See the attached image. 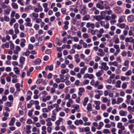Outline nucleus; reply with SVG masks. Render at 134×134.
Here are the masks:
<instances>
[{
	"mask_svg": "<svg viewBox=\"0 0 134 134\" xmlns=\"http://www.w3.org/2000/svg\"><path fill=\"white\" fill-rule=\"evenodd\" d=\"M42 117H43L44 119L47 118V114L45 113H43L42 115H40L39 116V118L40 119H42Z\"/></svg>",
	"mask_w": 134,
	"mask_h": 134,
	"instance_id": "obj_35",
	"label": "nucleus"
},
{
	"mask_svg": "<svg viewBox=\"0 0 134 134\" xmlns=\"http://www.w3.org/2000/svg\"><path fill=\"white\" fill-rule=\"evenodd\" d=\"M104 36L102 37L100 39V41L104 43L107 41L106 38L110 39L111 37L108 34H105L103 35Z\"/></svg>",
	"mask_w": 134,
	"mask_h": 134,
	"instance_id": "obj_4",
	"label": "nucleus"
},
{
	"mask_svg": "<svg viewBox=\"0 0 134 134\" xmlns=\"http://www.w3.org/2000/svg\"><path fill=\"white\" fill-rule=\"evenodd\" d=\"M125 18V15H121L120 16L118 20V22L120 23L124 22V21Z\"/></svg>",
	"mask_w": 134,
	"mask_h": 134,
	"instance_id": "obj_17",
	"label": "nucleus"
},
{
	"mask_svg": "<svg viewBox=\"0 0 134 134\" xmlns=\"http://www.w3.org/2000/svg\"><path fill=\"white\" fill-rule=\"evenodd\" d=\"M96 6L97 7L101 10L103 9L104 8V7L103 5L99 3H97Z\"/></svg>",
	"mask_w": 134,
	"mask_h": 134,
	"instance_id": "obj_32",
	"label": "nucleus"
},
{
	"mask_svg": "<svg viewBox=\"0 0 134 134\" xmlns=\"http://www.w3.org/2000/svg\"><path fill=\"white\" fill-rule=\"evenodd\" d=\"M127 20L130 22L133 21L134 20V16L132 15H129L128 17Z\"/></svg>",
	"mask_w": 134,
	"mask_h": 134,
	"instance_id": "obj_26",
	"label": "nucleus"
},
{
	"mask_svg": "<svg viewBox=\"0 0 134 134\" xmlns=\"http://www.w3.org/2000/svg\"><path fill=\"white\" fill-rule=\"evenodd\" d=\"M55 82L57 83H59L61 82H64V80H61L59 78H57L55 79Z\"/></svg>",
	"mask_w": 134,
	"mask_h": 134,
	"instance_id": "obj_60",
	"label": "nucleus"
},
{
	"mask_svg": "<svg viewBox=\"0 0 134 134\" xmlns=\"http://www.w3.org/2000/svg\"><path fill=\"white\" fill-rule=\"evenodd\" d=\"M54 106L55 107H56V109L55 110V111L56 110L57 112H58L60 110L61 108L59 107V105L57 104H54Z\"/></svg>",
	"mask_w": 134,
	"mask_h": 134,
	"instance_id": "obj_46",
	"label": "nucleus"
},
{
	"mask_svg": "<svg viewBox=\"0 0 134 134\" xmlns=\"http://www.w3.org/2000/svg\"><path fill=\"white\" fill-rule=\"evenodd\" d=\"M21 42L20 43V46L22 47H24L25 46V43L26 42V40L24 39H21Z\"/></svg>",
	"mask_w": 134,
	"mask_h": 134,
	"instance_id": "obj_28",
	"label": "nucleus"
},
{
	"mask_svg": "<svg viewBox=\"0 0 134 134\" xmlns=\"http://www.w3.org/2000/svg\"><path fill=\"white\" fill-rule=\"evenodd\" d=\"M78 95L80 96H81L82 93L85 92V89L83 87H81L79 88Z\"/></svg>",
	"mask_w": 134,
	"mask_h": 134,
	"instance_id": "obj_21",
	"label": "nucleus"
},
{
	"mask_svg": "<svg viewBox=\"0 0 134 134\" xmlns=\"http://www.w3.org/2000/svg\"><path fill=\"white\" fill-rule=\"evenodd\" d=\"M132 74V72L131 70H130L128 71L127 72H126L125 74V75L126 76H130Z\"/></svg>",
	"mask_w": 134,
	"mask_h": 134,
	"instance_id": "obj_51",
	"label": "nucleus"
},
{
	"mask_svg": "<svg viewBox=\"0 0 134 134\" xmlns=\"http://www.w3.org/2000/svg\"><path fill=\"white\" fill-rule=\"evenodd\" d=\"M26 23H25V25L26 26L31 27L32 26V24L31 23V20L29 18H27L25 20Z\"/></svg>",
	"mask_w": 134,
	"mask_h": 134,
	"instance_id": "obj_3",
	"label": "nucleus"
},
{
	"mask_svg": "<svg viewBox=\"0 0 134 134\" xmlns=\"http://www.w3.org/2000/svg\"><path fill=\"white\" fill-rule=\"evenodd\" d=\"M117 127L118 128L122 129V130H125V127L122 124L121 122H119L118 123Z\"/></svg>",
	"mask_w": 134,
	"mask_h": 134,
	"instance_id": "obj_14",
	"label": "nucleus"
},
{
	"mask_svg": "<svg viewBox=\"0 0 134 134\" xmlns=\"http://www.w3.org/2000/svg\"><path fill=\"white\" fill-rule=\"evenodd\" d=\"M87 69V67L86 66H84L83 68L80 70V73L83 74L85 72V71Z\"/></svg>",
	"mask_w": 134,
	"mask_h": 134,
	"instance_id": "obj_33",
	"label": "nucleus"
},
{
	"mask_svg": "<svg viewBox=\"0 0 134 134\" xmlns=\"http://www.w3.org/2000/svg\"><path fill=\"white\" fill-rule=\"evenodd\" d=\"M121 30L119 29H117L115 31L116 34H120L121 33Z\"/></svg>",
	"mask_w": 134,
	"mask_h": 134,
	"instance_id": "obj_62",
	"label": "nucleus"
},
{
	"mask_svg": "<svg viewBox=\"0 0 134 134\" xmlns=\"http://www.w3.org/2000/svg\"><path fill=\"white\" fill-rule=\"evenodd\" d=\"M41 62V60L40 59H38L34 61V63L36 64H40Z\"/></svg>",
	"mask_w": 134,
	"mask_h": 134,
	"instance_id": "obj_56",
	"label": "nucleus"
},
{
	"mask_svg": "<svg viewBox=\"0 0 134 134\" xmlns=\"http://www.w3.org/2000/svg\"><path fill=\"white\" fill-rule=\"evenodd\" d=\"M91 11L94 12V13L96 15L98 14L99 12V10H97L95 7H93L90 10Z\"/></svg>",
	"mask_w": 134,
	"mask_h": 134,
	"instance_id": "obj_15",
	"label": "nucleus"
},
{
	"mask_svg": "<svg viewBox=\"0 0 134 134\" xmlns=\"http://www.w3.org/2000/svg\"><path fill=\"white\" fill-rule=\"evenodd\" d=\"M117 25L119 26L120 28L121 29H124L125 27L126 26L125 24L124 23L120 24L119 26L118 25Z\"/></svg>",
	"mask_w": 134,
	"mask_h": 134,
	"instance_id": "obj_45",
	"label": "nucleus"
},
{
	"mask_svg": "<svg viewBox=\"0 0 134 134\" xmlns=\"http://www.w3.org/2000/svg\"><path fill=\"white\" fill-rule=\"evenodd\" d=\"M38 42L40 43V46H41L43 43V41H42V38L40 37H39L38 38Z\"/></svg>",
	"mask_w": 134,
	"mask_h": 134,
	"instance_id": "obj_47",
	"label": "nucleus"
},
{
	"mask_svg": "<svg viewBox=\"0 0 134 134\" xmlns=\"http://www.w3.org/2000/svg\"><path fill=\"white\" fill-rule=\"evenodd\" d=\"M12 6L14 9H17L18 8V6L17 4L15 3H12Z\"/></svg>",
	"mask_w": 134,
	"mask_h": 134,
	"instance_id": "obj_40",
	"label": "nucleus"
},
{
	"mask_svg": "<svg viewBox=\"0 0 134 134\" xmlns=\"http://www.w3.org/2000/svg\"><path fill=\"white\" fill-rule=\"evenodd\" d=\"M102 101L104 103H107V106H109L110 105V100L108 99L106 97H102Z\"/></svg>",
	"mask_w": 134,
	"mask_h": 134,
	"instance_id": "obj_5",
	"label": "nucleus"
},
{
	"mask_svg": "<svg viewBox=\"0 0 134 134\" xmlns=\"http://www.w3.org/2000/svg\"><path fill=\"white\" fill-rule=\"evenodd\" d=\"M87 109L88 111H91L92 109V105L90 103H89L87 104Z\"/></svg>",
	"mask_w": 134,
	"mask_h": 134,
	"instance_id": "obj_42",
	"label": "nucleus"
},
{
	"mask_svg": "<svg viewBox=\"0 0 134 134\" xmlns=\"http://www.w3.org/2000/svg\"><path fill=\"white\" fill-rule=\"evenodd\" d=\"M52 114L51 118V119L53 121H54L56 119V111L54 110H53L52 112Z\"/></svg>",
	"mask_w": 134,
	"mask_h": 134,
	"instance_id": "obj_12",
	"label": "nucleus"
},
{
	"mask_svg": "<svg viewBox=\"0 0 134 134\" xmlns=\"http://www.w3.org/2000/svg\"><path fill=\"white\" fill-rule=\"evenodd\" d=\"M115 12L116 13H119L122 12L121 8L120 7L116 6L114 8Z\"/></svg>",
	"mask_w": 134,
	"mask_h": 134,
	"instance_id": "obj_9",
	"label": "nucleus"
},
{
	"mask_svg": "<svg viewBox=\"0 0 134 134\" xmlns=\"http://www.w3.org/2000/svg\"><path fill=\"white\" fill-rule=\"evenodd\" d=\"M75 124L77 125H79V124L82 125L83 123V121L81 119L77 120L75 121Z\"/></svg>",
	"mask_w": 134,
	"mask_h": 134,
	"instance_id": "obj_19",
	"label": "nucleus"
},
{
	"mask_svg": "<svg viewBox=\"0 0 134 134\" xmlns=\"http://www.w3.org/2000/svg\"><path fill=\"white\" fill-rule=\"evenodd\" d=\"M120 115L121 116H126L127 114V112L123 110H121L119 113Z\"/></svg>",
	"mask_w": 134,
	"mask_h": 134,
	"instance_id": "obj_24",
	"label": "nucleus"
},
{
	"mask_svg": "<svg viewBox=\"0 0 134 134\" xmlns=\"http://www.w3.org/2000/svg\"><path fill=\"white\" fill-rule=\"evenodd\" d=\"M101 25L102 26H104V28L106 29H108L109 27V24L108 22H106L103 21H101L100 22Z\"/></svg>",
	"mask_w": 134,
	"mask_h": 134,
	"instance_id": "obj_2",
	"label": "nucleus"
},
{
	"mask_svg": "<svg viewBox=\"0 0 134 134\" xmlns=\"http://www.w3.org/2000/svg\"><path fill=\"white\" fill-rule=\"evenodd\" d=\"M104 73V71L102 70H99L96 73V76L97 77H100L102 76Z\"/></svg>",
	"mask_w": 134,
	"mask_h": 134,
	"instance_id": "obj_20",
	"label": "nucleus"
},
{
	"mask_svg": "<svg viewBox=\"0 0 134 134\" xmlns=\"http://www.w3.org/2000/svg\"><path fill=\"white\" fill-rule=\"evenodd\" d=\"M88 100V99L87 97H85V98L84 101L82 103L84 106H85L87 104V103Z\"/></svg>",
	"mask_w": 134,
	"mask_h": 134,
	"instance_id": "obj_36",
	"label": "nucleus"
},
{
	"mask_svg": "<svg viewBox=\"0 0 134 134\" xmlns=\"http://www.w3.org/2000/svg\"><path fill=\"white\" fill-rule=\"evenodd\" d=\"M15 118L14 117L12 118H11L10 122L9 124L10 126H11L14 125L15 121Z\"/></svg>",
	"mask_w": 134,
	"mask_h": 134,
	"instance_id": "obj_23",
	"label": "nucleus"
},
{
	"mask_svg": "<svg viewBox=\"0 0 134 134\" xmlns=\"http://www.w3.org/2000/svg\"><path fill=\"white\" fill-rule=\"evenodd\" d=\"M104 123L102 121L100 122L99 123L98 126L97 127V129L99 130L101 129Z\"/></svg>",
	"mask_w": 134,
	"mask_h": 134,
	"instance_id": "obj_29",
	"label": "nucleus"
},
{
	"mask_svg": "<svg viewBox=\"0 0 134 134\" xmlns=\"http://www.w3.org/2000/svg\"><path fill=\"white\" fill-rule=\"evenodd\" d=\"M123 101V99L121 97H118L117 99V104H119L120 103H121Z\"/></svg>",
	"mask_w": 134,
	"mask_h": 134,
	"instance_id": "obj_41",
	"label": "nucleus"
},
{
	"mask_svg": "<svg viewBox=\"0 0 134 134\" xmlns=\"http://www.w3.org/2000/svg\"><path fill=\"white\" fill-rule=\"evenodd\" d=\"M109 64L110 66L113 65L115 66H118V64L116 61L110 62H109Z\"/></svg>",
	"mask_w": 134,
	"mask_h": 134,
	"instance_id": "obj_22",
	"label": "nucleus"
},
{
	"mask_svg": "<svg viewBox=\"0 0 134 134\" xmlns=\"http://www.w3.org/2000/svg\"><path fill=\"white\" fill-rule=\"evenodd\" d=\"M125 41L126 42H131L134 43V39L132 37H127L125 38Z\"/></svg>",
	"mask_w": 134,
	"mask_h": 134,
	"instance_id": "obj_10",
	"label": "nucleus"
},
{
	"mask_svg": "<svg viewBox=\"0 0 134 134\" xmlns=\"http://www.w3.org/2000/svg\"><path fill=\"white\" fill-rule=\"evenodd\" d=\"M16 20L14 18L11 19L10 22L9 23V24L11 26H12L13 23L16 22Z\"/></svg>",
	"mask_w": 134,
	"mask_h": 134,
	"instance_id": "obj_48",
	"label": "nucleus"
},
{
	"mask_svg": "<svg viewBox=\"0 0 134 134\" xmlns=\"http://www.w3.org/2000/svg\"><path fill=\"white\" fill-rule=\"evenodd\" d=\"M106 87V88L109 90H111L112 89H113V90H114V89H115V88H114L113 89H112L113 86H112L109 85H106L105 86Z\"/></svg>",
	"mask_w": 134,
	"mask_h": 134,
	"instance_id": "obj_44",
	"label": "nucleus"
},
{
	"mask_svg": "<svg viewBox=\"0 0 134 134\" xmlns=\"http://www.w3.org/2000/svg\"><path fill=\"white\" fill-rule=\"evenodd\" d=\"M74 109L76 111L79 112L80 111V109L79 108V106L77 104H76L74 106Z\"/></svg>",
	"mask_w": 134,
	"mask_h": 134,
	"instance_id": "obj_34",
	"label": "nucleus"
},
{
	"mask_svg": "<svg viewBox=\"0 0 134 134\" xmlns=\"http://www.w3.org/2000/svg\"><path fill=\"white\" fill-rule=\"evenodd\" d=\"M14 70L15 73L17 74H19V70L18 68L17 67H15L14 69Z\"/></svg>",
	"mask_w": 134,
	"mask_h": 134,
	"instance_id": "obj_50",
	"label": "nucleus"
},
{
	"mask_svg": "<svg viewBox=\"0 0 134 134\" xmlns=\"http://www.w3.org/2000/svg\"><path fill=\"white\" fill-rule=\"evenodd\" d=\"M126 99L125 103L127 104H130L132 105H134V101L133 99H131V96L130 95H128L126 96Z\"/></svg>",
	"mask_w": 134,
	"mask_h": 134,
	"instance_id": "obj_1",
	"label": "nucleus"
},
{
	"mask_svg": "<svg viewBox=\"0 0 134 134\" xmlns=\"http://www.w3.org/2000/svg\"><path fill=\"white\" fill-rule=\"evenodd\" d=\"M42 111L43 113H45L48 112L49 111L48 109L46 108H43L42 109Z\"/></svg>",
	"mask_w": 134,
	"mask_h": 134,
	"instance_id": "obj_63",
	"label": "nucleus"
},
{
	"mask_svg": "<svg viewBox=\"0 0 134 134\" xmlns=\"http://www.w3.org/2000/svg\"><path fill=\"white\" fill-rule=\"evenodd\" d=\"M8 100L10 101L13 102L14 100V98L12 95H9L8 97Z\"/></svg>",
	"mask_w": 134,
	"mask_h": 134,
	"instance_id": "obj_53",
	"label": "nucleus"
},
{
	"mask_svg": "<svg viewBox=\"0 0 134 134\" xmlns=\"http://www.w3.org/2000/svg\"><path fill=\"white\" fill-rule=\"evenodd\" d=\"M86 9V7H83L80 10V13L83 15L86 14L87 13V11Z\"/></svg>",
	"mask_w": 134,
	"mask_h": 134,
	"instance_id": "obj_13",
	"label": "nucleus"
},
{
	"mask_svg": "<svg viewBox=\"0 0 134 134\" xmlns=\"http://www.w3.org/2000/svg\"><path fill=\"white\" fill-rule=\"evenodd\" d=\"M94 78V76L92 74H85L83 76V78L86 79L88 78L90 79H91Z\"/></svg>",
	"mask_w": 134,
	"mask_h": 134,
	"instance_id": "obj_8",
	"label": "nucleus"
},
{
	"mask_svg": "<svg viewBox=\"0 0 134 134\" xmlns=\"http://www.w3.org/2000/svg\"><path fill=\"white\" fill-rule=\"evenodd\" d=\"M75 59V61L77 63L79 62L80 61V59L79 58V55L78 54H76L74 56Z\"/></svg>",
	"mask_w": 134,
	"mask_h": 134,
	"instance_id": "obj_37",
	"label": "nucleus"
},
{
	"mask_svg": "<svg viewBox=\"0 0 134 134\" xmlns=\"http://www.w3.org/2000/svg\"><path fill=\"white\" fill-rule=\"evenodd\" d=\"M102 68L105 71H107L109 69V67L107 65V63L105 62L102 63L101 64Z\"/></svg>",
	"mask_w": 134,
	"mask_h": 134,
	"instance_id": "obj_7",
	"label": "nucleus"
},
{
	"mask_svg": "<svg viewBox=\"0 0 134 134\" xmlns=\"http://www.w3.org/2000/svg\"><path fill=\"white\" fill-rule=\"evenodd\" d=\"M55 107L54 104L52 105L49 106L48 107V109L49 111H50L52 109H53Z\"/></svg>",
	"mask_w": 134,
	"mask_h": 134,
	"instance_id": "obj_59",
	"label": "nucleus"
},
{
	"mask_svg": "<svg viewBox=\"0 0 134 134\" xmlns=\"http://www.w3.org/2000/svg\"><path fill=\"white\" fill-rule=\"evenodd\" d=\"M125 92L127 94H131L133 92V90L132 89H127L125 91Z\"/></svg>",
	"mask_w": 134,
	"mask_h": 134,
	"instance_id": "obj_54",
	"label": "nucleus"
},
{
	"mask_svg": "<svg viewBox=\"0 0 134 134\" xmlns=\"http://www.w3.org/2000/svg\"><path fill=\"white\" fill-rule=\"evenodd\" d=\"M119 37L120 40H123L125 39V36L123 34H122L119 35Z\"/></svg>",
	"mask_w": 134,
	"mask_h": 134,
	"instance_id": "obj_57",
	"label": "nucleus"
},
{
	"mask_svg": "<svg viewBox=\"0 0 134 134\" xmlns=\"http://www.w3.org/2000/svg\"><path fill=\"white\" fill-rule=\"evenodd\" d=\"M73 102V100L72 99H70L69 100V102H68V107H70L71 106V104Z\"/></svg>",
	"mask_w": 134,
	"mask_h": 134,
	"instance_id": "obj_58",
	"label": "nucleus"
},
{
	"mask_svg": "<svg viewBox=\"0 0 134 134\" xmlns=\"http://www.w3.org/2000/svg\"><path fill=\"white\" fill-rule=\"evenodd\" d=\"M86 27L87 28L91 27L92 29H94L95 27V24L94 23H87L86 24Z\"/></svg>",
	"mask_w": 134,
	"mask_h": 134,
	"instance_id": "obj_18",
	"label": "nucleus"
},
{
	"mask_svg": "<svg viewBox=\"0 0 134 134\" xmlns=\"http://www.w3.org/2000/svg\"><path fill=\"white\" fill-rule=\"evenodd\" d=\"M25 60V58L23 57H21L20 59V63L21 64V68L23 67V65L24 64V62Z\"/></svg>",
	"mask_w": 134,
	"mask_h": 134,
	"instance_id": "obj_25",
	"label": "nucleus"
},
{
	"mask_svg": "<svg viewBox=\"0 0 134 134\" xmlns=\"http://www.w3.org/2000/svg\"><path fill=\"white\" fill-rule=\"evenodd\" d=\"M121 81L119 80H118L116 82L115 86L117 88H120L121 87Z\"/></svg>",
	"mask_w": 134,
	"mask_h": 134,
	"instance_id": "obj_31",
	"label": "nucleus"
},
{
	"mask_svg": "<svg viewBox=\"0 0 134 134\" xmlns=\"http://www.w3.org/2000/svg\"><path fill=\"white\" fill-rule=\"evenodd\" d=\"M103 133L105 134L110 133L111 132L110 130L108 129H104L103 130Z\"/></svg>",
	"mask_w": 134,
	"mask_h": 134,
	"instance_id": "obj_43",
	"label": "nucleus"
},
{
	"mask_svg": "<svg viewBox=\"0 0 134 134\" xmlns=\"http://www.w3.org/2000/svg\"><path fill=\"white\" fill-rule=\"evenodd\" d=\"M128 84V82H124L122 85V88L123 89H125L126 88Z\"/></svg>",
	"mask_w": 134,
	"mask_h": 134,
	"instance_id": "obj_39",
	"label": "nucleus"
},
{
	"mask_svg": "<svg viewBox=\"0 0 134 134\" xmlns=\"http://www.w3.org/2000/svg\"><path fill=\"white\" fill-rule=\"evenodd\" d=\"M51 119L49 118H48L46 120L47 122V125L48 126H50L52 125V123L51 122Z\"/></svg>",
	"mask_w": 134,
	"mask_h": 134,
	"instance_id": "obj_27",
	"label": "nucleus"
},
{
	"mask_svg": "<svg viewBox=\"0 0 134 134\" xmlns=\"http://www.w3.org/2000/svg\"><path fill=\"white\" fill-rule=\"evenodd\" d=\"M62 118H59L58 120L56 121L55 124L58 126L60 124V122L62 121Z\"/></svg>",
	"mask_w": 134,
	"mask_h": 134,
	"instance_id": "obj_52",
	"label": "nucleus"
},
{
	"mask_svg": "<svg viewBox=\"0 0 134 134\" xmlns=\"http://www.w3.org/2000/svg\"><path fill=\"white\" fill-rule=\"evenodd\" d=\"M9 47V43L7 42L4 44H2L1 46V47L3 49H4L5 48H8Z\"/></svg>",
	"mask_w": 134,
	"mask_h": 134,
	"instance_id": "obj_30",
	"label": "nucleus"
},
{
	"mask_svg": "<svg viewBox=\"0 0 134 134\" xmlns=\"http://www.w3.org/2000/svg\"><path fill=\"white\" fill-rule=\"evenodd\" d=\"M120 51V48L119 49H116L115 52L114 53V55L115 56H116L119 53Z\"/></svg>",
	"mask_w": 134,
	"mask_h": 134,
	"instance_id": "obj_49",
	"label": "nucleus"
},
{
	"mask_svg": "<svg viewBox=\"0 0 134 134\" xmlns=\"http://www.w3.org/2000/svg\"><path fill=\"white\" fill-rule=\"evenodd\" d=\"M103 17H102L100 15H95L93 16V18L98 21H99L103 19Z\"/></svg>",
	"mask_w": 134,
	"mask_h": 134,
	"instance_id": "obj_16",
	"label": "nucleus"
},
{
	"mask_svg": "<svg viewBox=\"0 0 134 134\" xmlns=\"http://www.w3.org/2000/svg\"><path fill=\"white\" fill-rule=\"evenodd\" d=\"M90 18V15H86L83 18L82 20H89Z\"/></svg>",
	"mask_w": 134,
	"mask_h": 134,
	"instance_id": "obj_38",
	"label": "nucleus"
},
{
	"mask_svg": "<svg viewBox=\"0 0 134 134\" xmlns=\"http://www.w3.org/2000/svg\"><path fill=\"white\" fill-rule=\"evenodd\" d=\"M101 109L103 110H105L106 108V105L104 104H103L101 105Z\"/></svg>",
	"mask_w": 134,
	"mask_h": 134,
	"instance_id": "obj_61",
	"label": "nucleus"
},
{
	"mask_svg": "<svg viewBox=\"0 0 134 134\" xmlns=\"http://www.w3.org/2000/svg\"><path fill=\"white\" fill-rule=\"evenodd\" d=\"M53 66L52 65H51L50 66H46L45 69H47L48 68L49 70V71H52L53 70Z\"/></svg>",
	"mask_w": 134,
	"mask_h": 134,
	"instance_id": "obj_55",
	"label": "nucleus"
},
{
	"mask_svg": "<svg viewBox=\"0 0 134 134\" xmlns=\"http://www.w3.org/2000/svg\"><path fill=\"white\" fill-rule=\"evenodd\" d=\"M90 83L91 85L93 86L96 87H97L100 84V83L99 81H95L94 80H92L90 82Z\"/></svg>",
	"mask_w": 134,
	"mask_h": 134,
	"instance_id": "obj_6",
	"label": "nucleus"
},
{
	"mask_svg": "<svg viewBox=\"0 0 134 134\" xmlns=\"http://www.w3.org/2000/svg\"><path fill=\"white\" fill-rule=\"evenodd\" d=\"M98 31V30H91V33L92 35H94L95 34L96 32L97 31Z\"/></svg>",
	"mask_w": 134,
	"mask_h": 134,
	"instance_id": "obj_64",
	"label": "nucleus"
},
{
	"mask_svg": "<svg viewBox=\"0 0 134 134\" xmlns=\"http://www.w3.org/2000/svg\"><path fill=\"white\" fill-rule=\"evenodd\" d=\"M30 16L34 20H35V19L38 17V14L35 13H33L30 14Z\"/></svg>",
	"mask_w": 134,
	"mask_h": 134,
	"instance_id": "obj_11",
	"label": "nucleus"
}]
</instances>
